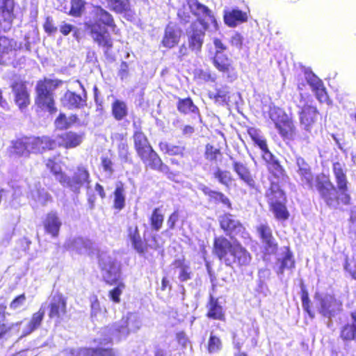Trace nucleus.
<instances>
[{
	"label": "nucleus",
	"instance_id": "nucleus-1",
	"mask_svg": "<svg viewBox=\"0 0 356 356\" xmlns=\"http://www.w3.org/2000/svg\"><path fill=\"white\" fill-rule=\"evenodd\" d=\"M332 170L336 186L328 175L323 173L314 175L313 172L309 175L300 178L302 186L311 191L316 190L320 199L330 209H337L339 205H350L352 197L349 193V181L345 164L339 161L334 162Z\"/></svg>",
	"mask_w": 356,
	"mask_h": 356
},
{
	"label": "nucleus",
	"instance_id": "nucleus-2",
	"mask_svg": "<svg viewBox=\"0 0 356 356\" xmlns=\"http://www.w3.org/2000/svg\"><path fill=\"white\" fill-rule=\"evenodd\" d=\"M212 254L225 266L243 270L250 266L252 257L239 241H230L225 236L213 238Z\"/></svg>",
	"mask_w": 356,
	"mask_h": 356
},
{
	"label": "nucleus",
	"instance_id": "nucleus-3",
	"mask_svg": "<svg viewBox=\"0 0 356 356\" xmlns=\"http://www.w3.org/2000/svg\"><path fill=\"white\" fill-rule=\"evenodd\" d=\"M92 14L95 22H86L85 29L98 47L108 51L113 48V41L106 27L110 28L115 34H120L114 18L100 6H95Z\"/></svg>",
	"mask_w": 356,
	"mask_h": 356
},
{
	"label": "nucleus",
	"instance_id": "nucleus-4",
	"mask_svg": "<svg viewBox=\"0 0 356 356\" xmlns=\"http://www.w3.org/2000/svg\"><path fill=\"white\" fill-rule=\"evenodd\" d=\"M54 145L49 136H22L10 141L8 153L10 156L29 157L31 154H42L49 152Z\"/></svg>",
	"mask_w": 356,
	"mask_h": 356
},
{
	"label": "nucleus",
	"instance_id": "nucleus-5",
	"mask_svg": "<svg viewBox=\"0 0 356 356\" xmlns=\"http://www.w3.org/2000/svg\"><path fill=\"white\" fill-rule=\"evenodd\" d=\"M60 82L47 78L38 81L35 86V105L41 111L48 112L51 115L57 112L54 90Z\"/></svg>",
	"mask_w": 356,
	"mask_h": 356
},
{
	"label": "nucleus",
	"instance_id": "nucleus-6",
	"mask_svg": "<svg viewBox=\"0 0 356 356\" xmlns=\"http://www.w3.org/2000/svg\"><path fill=\"white\" fill-rule=\"evenodd\" d=\"M269 211L279 222H285L290 218V212L287 208V198L285 193L278 184L271 182L266 192Z\"/></svg>",
	"mask_w": 356,
	"mask_h": 356
},
{
	"label": "nucleus",
	"instance_id": "nucleus-7",
	"mask_svg": "<svg viewBox=\"0 0 356 356\" xmlns=\"http://www.w3.org/2000/svg\"><path fill=\"white\" fill-rule=\"evenodd\" d=\"M270 120L280 137L284 141H292L297 136V129L294 121L284 111L274 108L269 113Z\"/></svg>",
	"mask_w": 356,
	"mask_h": 356
},
{
	"label": "nucleus",
	"instance_id": "nucleus-8",
	"mask_svg": "<svg viewBox=\"0 0 356 356\" xmlns=\"http://www.w3.org/2000/svg\"><path fill=\"white\" fill-rule=\"evenodd\" d=\"M136 154L147 168L162 172L170 179H173L177 175L168 165L163 163L152 145Z\"/></svg>",
	"mask_w": 356,
	"mask_h": 356
},
{
	"label": "nucleus",
	"instance_id": "nucleus-9",
	"mask_svg": "<svg viewBox=\"0 0 356 356\" xmlns=\"http://www.w3.org/2000/svg\"><path fill=\"white\" fill-rule=\"evenodd\" d=\"M140 328L138 320L131 314L122 316V318L112 324L110 332L120 341L127 338L131 332H136Z\"/></svg>",
	"mask_w": 356,
	"mask_h": 356
},
{
	"label": "nucleus",
	"instance_id": "nucleus-10",
	"mask_svg": "<svg viewBox=\"0 0 356 356\" xmlns=\"http://www.w3.org/2000/svg\"><path fill=\"white\" fill-rule=\"evenodd\" d=\"M220 228L228 236H239L242 238L249 236L245 227L230 213H225L219 217Z\"/></svg>",
	"mask_w": 356,
	"mask_h": 356
},
{
	"label": "nucleus",
	"instance_id": "nucleus-11",
	"mask_svg": "<svg viewBox=\"0 0 356 356\" xmlns=\"http://www.w3.org/2000/svg\"><path fill=\"white\" fill-rule=\"evenodd\" d=\"M256 233L262 244L264 253L268 255L275 254L279 249L278 243L273 236L270 226L267 223H261L255 227Z\"/></svg>",
	"mask_w": 356,
	"mask_h": 356
},
{
	"label": "nucleus",
	"instance_id": "nucleus-12",
	"mask_svg": "<svg viewBox=\"0 0 356 356\" xmlns=\"http://www.w3.org/2000/svg\"><path fill=\"white\" fill-rule=\"evenodd\" d=\"M209 28V23L204 19H199L191 25V31L188 33L189 49L196 53L202 49L205 36V32Z\"/></svg>",
	"mask_w": 356,
	"mask_h": 356
},
{
	"label": "nucleus",
	"instance_id": "nucleus-13",
	"mask_svg": "<svg viewBox=\"0 0 356 356\" xmlns=\"http://www.w3.org/2000/svg\"><path fill=\"white\" fill-rule=\"evenodd\" d=\"M94 343H97V347H82L79 348L74 356H117L115 350L110 347H105L103 345H112L113 339L111 337L106 339H94Z\"/></svg>",
	"mask_w": 356,
	"mask_h": 356
},
{
	"label": "nucleus",
	"instance_id": "nucleus-14",
	"mask_svg": "<svg viewBox=\"0 0 356 356\" xmlns=\"http://www.w3.org/2000/svg\"><path fill=\"white\" fill-rule=\"evenodd\" d=\"M90 182V172L87 168L83 165L76 167L71 178L65 175L64 179L60 180L62 186L68 187L74 193H79L81 188L85 184H89Z\"/></svg>",
	"mask_w": 356,
	"mask_h": 356
},
{
	"label": "nucleus",
	"instance_id": "nucleus-15",
	"mask_svg": "<svg viewBox=\"0 0 356 356\" xmlns=\"http://www.w3.org/2000/svg\"><path fill=\"white\" fill-rule=\"evenodd\" d=\"M84 138L85 134L83 132L66 131L58 134L56 138H51L55 145L50 151L54 150L56 147H63L66 149L76 148L82 144Z\"/></svg>",
	"mask_w": 356,
	"mask_h": 356
},
{
	"label": "nucleus",
	"instance_id": "nucleus-16",
	"mask_svg": "<svg viewBox=\"0 0 356 356\" xmlns=\"http://www.w3.org/2000/svg\"><path fill=\"white\" fill-rule=\"evenodd\" d=\"M318 302V309L324 317L331 318L343 310V303L333 295L326 294L316 297Z\"/></svg>",
	"mask_w": 356,
	"mask_h": 356
},
{
	"label": "nucleus",
	"instance_id": "nucleus-17",
	"mask_svg": "<svg viewBox=\"0 0 356 356\" xmlns=\"http://www.w3.org/2000/svg\"><path fill=\"white\" fill-rule=\"evenodd\" d=\"M48 309L49 319L60 321L67 314V298L62 293H56L51 296Z\"/></svg>",
	"mask_w": 356,
	"mask_h": 356
},
{
	"label": "nucleus",
	"instance_id": "nucleus-18",
	"mask_svg": "<svg viewBox=\"0 0 356 356\" xmlns=\"http://www.w3.org/2000/svg\"><path fill=\"white\" fill-rule=\"evenodd\" d=\"M99 265L102 271L104 272V281L108 285H115L118 282H121L120 268L115 260L111 257L107 259L101 258L99 259Z\"/></svg>",
	"mask_w": 356,
	"mask_h": 356
},
{
	"label": "nucleus",
	"instance_id": "nucleus-19",
	"mask_svg": "<svg viewBox=\"0 0 356 356\" xmlns=\"http://www.w3.org/2000/svg\"><path fill=\"white\" fill-rule=\"evenodd\" d=\"M212 62L215 67L229 81L236 79L237 72L232 60L227 54L215 53Z\"/></svg>",
	"mask_w": 356,
	"mask_h": 356
},
{
	"label": "nucleus",
	"instance_id": "nucleus-20",
	"mask_svg": "<svg viewBox=\"0 0 356 356\" xmlns=\"http://www.w3.org/2000/svg\"><path fill=\"white\" fill-rule=\"evenodd\" d=\"M300 123L307 131H310L316 124L320 113L315 106L305 104L298 112Z\"/></svg>",
	"mask_w": 356,
	"mask_h": 356
},
{
	"label": "nucleus",
	"instance_id": "nucleus-21",
	"mask_svg": "<svg viewBox=\"0 0 356 356\" xmlns=\"http://www.w3.org/2000/svg\"><path fill=\"white\" fill-rule=\"evenodd\" d=\"M232 169L238 179L250 190L258 191V184L250 169L246 164L238 161H234L232 162Z\"/></svg>",
	"mask_w": 356,
	"mask_h": 356
},
{
	"label": "nucleus",
	"instance_id": "nucleus-22",
	"mask_svg": "<svg viewBox=\"0 0 356 356\" xmlns=\"http://www.w3.org/2000/svg\"><path fill=\"white\" fill-rule=\"evenodd\" d=\"M14 93L15 104L22 110L26 108L31 103L30 95L26 82L22 80L15 81L11 85Z\"/></svg>",
	"mask_w": 356,
	"mask_h": 356
},
{
	"label": "nucleus",
	"instance_id": "nucleus-23",
	"mask_svg": "<svg viewBox=\"0 0 356 356\" xmlns=\"http://www.w3.org/2000/svg\"><path fill=\"white\" fill-rule=\"evenodd\" d=\"M206 316L211 320L225 322L226 314L223 307L220 304L218 298L213 295H209L207 303Z\"/></svg>",
	"mask_w": 356,
	"mask_h": 356
},
{
	"label": "nucleus",
	"instance_id": "nucleus-24",
	"mask_svg": "<svg viewBox=\"0 0 356 356\" xmlns=\"http://www.w3.org/2000/svg\"><path fill=\"white\" fill-rule=\"evenodd\" d=\"M62 225V221L56 211L47 213L42 221L44 232L52 238H57L59 236Z\"/></svg>",
	"mask_w": 356,
	"mask_h": 356
},
{
	"label": "nucleus",
	"instance_id": "nucleus-25",
	"mask_svg": "<svg viewBox=\"0 0 356 356\" xmlns=\"http://www.w3.org/2000/svg\"><path fill=\"white\" fill-rule=\"evenodd\" d=\"M177 109L182 115H191L193 118H197L200 122H202V116L199 108L196 106L192 98L190 97L185 98H178L177 102Z\"/></svg>",
	"mask_w": 356,
	"mask_h": 356
},
{
	"label": "nucleus",
	"instance_id": "nucleus-26",
	"mask_svg": "<svg viewBox=\"0 0 356 356\" xmlns=\"http://www.w3.org/2000/svg\"><path fill=\"white\" fill-rule=\"evenodd\" d=\"M200 190L208 197L209 202L215 204H221L229 210L233 209L231 200L222 192L212 190L207 186H203Z\"/></svg>",
	"mask_w": 356,
	"mask_h": 356
},
{
	"label": "nucleus",
	"instance_id": "nucleus-27",
	"mask_svg": "<svg viewBox=\"0 0 356 356\" xmlns=\"http://www.w3.org/2000/svg\"><path fill=\"white\" fill-rule=\"evenodd\" d=\"M224 22L229 27L234 28L240 24L246 22L248 19V13L238 8L226 10L223 13Z\"/></svg>",
	"mask_w": 356,
	"mask_h": 356
},
{
	"label": "nucleus",
	"instance_id": "nucleus-28",
	"mask_svg": "<svg viewBox=\"0 0 356 356\" xmlns=\"http://www.w3.org/2000/svg\"><path fill=\"white\" fill-rule=\"evenodd\" d=\"M127 237L131 242L132 247L138 253L143 254L147 251L149 245L142 240L137 225L127 227Z\"/></svg>",
	"mask_w": 356,
	"mask_h": 356
},
{
	"label": "nucleus",
	"instance_id": "nucleus-29",
	"mask_svg": "<svg viewBox=\"0 0 356 356\" xmlns=\"http://www.w3.org/2000/svg\"><path fill=\"white\" fill-rule=\"evenodd\" d=\"M351 321L340 328L339 337L346 343L350 341L356 343V310L350 313Z\"/></svg>",
	"mask_w": 356,
	"mask_h": 356
},
{
	"label": "nucleus",
	"instance_id": "nucleus-30",
	"mask_svg": "<svg viewBox=\"0 0 356 356\" xmlns=\"http://www.w3.org/2000/svg\"><path fill=\"white\" fill-rule=\"evenodd\" d=\"M19 49L17 42L13 38L0 36V64L4 63V58Z\"/></svg>",
	"mask_w": 356,
	"mask_h": 356
},
{
	"label": "nucleus",
	"instance_id": "nucleus-31",
	"mask_svg": "<svg viewBox=\"0 0 356 356\" xmlns=\"http://www.w3.org/2000/svg\"><path fill=\"white\" fill-rule=\"evenodd\" d=\"M307 83L319 102H328L329 97L326 88L321 79L317 77H312L307 80Z\"/></svg>",
	"mask_w": 356,
	"mask_h": 356
},
{
	"label": "nucleus",
	"instance_id": "nucleus-32",
	"mask_svg": "<svg viewBox=\"0 0 356 356\" xmlns=\"http://www.w3.org/2000/svg\"><path fill=\"white\" fill-rule=\"evenodd\" d=\"M269 158L266 160L268 172L276 179H281L287 177L286 171L280 164L279 160L270 152L267 153Z\"/></svg>",
	"mask_w": 356,
	"mask_h": 356
},
{
	"label": "nucleus",
	"instance_id": "nucleus-33",
	"mask_svg": "<svg viewBox=\"0 0 356 356\" xmlns=\"http://www.w3.org/2000/svg\"><path fill=\"white\" fill-rule=\"evenodd\" d=\"M189 6L192 9V13L197 17L195 22L199 19L208 18L211 22L215 21L211 10L205 5L201 3L197 0H188Z\"/></svg>",
	"mask_w": 356,
	"mask_h": 356
},
{
	"label": "nucleus",
	"instance_id": "nucleus-34",
	"mask_svg": "<svg viewBox=\"0 0 356 356\" xmlns=\"http://www.w3.org/2000/svg\"><path fill=\"white\" fill-rule=\"evenodd\" d=\"M126 205L125 186L122 181H118L113 191V208L118 211L122 210Z\"/></svg>",
	"mask_w": 356,
	"mask_h": 356
},
{
	"label": "nucleus",
	"instance_id": "nucleus-35",
	"mask_svg": "<svg viewBox=\"0 0 356 356\" xmlns=\"http://www.w3.org/2000/svg\"><path fill=\"white\" fill-rule=\"evenodd\" d=\"M280 266L277 273L282 275L286 269H293L296 266V261L293 258V254L289 246L284 247V255L282 258L277 259Z\"/></svg>",
	"mask_w": 356,
	"mask_h": 356
},
{
	"label": "nucleus",
	"instance_id": "nucleus-36",
	"mask_svg": "<svg viewBox=\"0 0 356 356\" xmlns=\"http://www.w3.org/2000/svg\"><path fill=\"white\" fill-rule=\"evenodd\" d=\"M179 40V31L172 26H167L161 40L162 45L165 48L171 49L178 44Z\"/></svg>",
	"mask_w": 356,
	"mask_h": 356
},
{
	"label": "nucleus",
	"instance_id": "nucleus-37",
	"mask_svg": "<svg viewBox=\"0 0 356 356\" xmlns=\"http://www.w3.org/2000/svg\"><path fill=\"white\" fill-rule=\"evenodd\" d=\"M247 133L254 142V144L259 147L264 154L270 153L266 139L261 135V131L255 127H249Z\"/></svg>",
	"mask_w": 356,
	"mask_h": 356
},
{
	"label": "nucleus",
	"instance_id": "nucleus-38",
	"mask_svg": "<svg viewBox=\"0 0 356 356\" xmlns=\"http://www.w3.org/2000/svg\"><path fill=\"white\" fill-rule=\"evenodd\" d=\"M172 265L177 269H179L178 278L180 282H184L192 278L193 273L191 270L189 265L186 263L185 258L175 259Z\"/></svg>",
	"mask_w": 356,
	"mask_h": 356
},
{
	"label": "nucleus",
	"instance_id": "nucleus-39",
	"mask_svg": "<svg viewBox=\"0 0 356 356\" xmlns=\"http://www.w3.org/2000/svg\"><path fill=\"white\" fill-rule=\"evenodd\" d=\"M6 309L5 304H0V340L9 337L14 326L13 323L9 324L6 322Z\"/></svg>",
	"mask_w": 356,
	"mask_h": 356
},
{
	"label": "nucleus",
	"instance_id": "nucleus-40",
	"mask_svg": "<svg viewBox=\"0 0 356 356\" xmlns=\"http://www.w3.org/2000/svg\"><path fill=\"white\" fill-rule=\"evenodd\" d=\"M132 140L136 153L152 146L147 136L140 129H138L134 131Z\"/></svg>",
	"mask_w": 356,
	"mask_h": 356
},
{
	"label": "nucleus",
	"instance_id": "nucleus-41",
	"mask_svg": "<svg viewBox=\"0 0 356 356\" xmlns=\"http://www.w3.org/2000/svg\"><path fill=\"white\" fill-rule=\"evenodd\" d=\"M159 147L163 154L169 156L184 157L185 155L186 148L182 145H172L166 141H160Z\"/></svg>",
	"mask_w": 356,
	"mask_h": 356
},
{
	"label": "nucleus",
	"instance_id": "nucleus-42",
	"mask_svg": "<svg viewBox=\"0 0 356 356\" xmlns=\"http://www.w3.org/2000/svg\"><path fill=\"white\" fill-rule=\"evenodd\" d=\"M45 166L60 184V180L64 179L66 173L63 170L60 163L56 161V156L48 158L45 162Z\"/></svg>",
	"mask_w": 356,
	"mask_h": 356
},
{
	"label": "nucleus",
	"instance_id": "nucleus-43",
	"mask_svg": "<svg viewBox=\"0 0 356 356\" xmlns=\"http://www.w3.org/2000/svg\"><path fill=\"white\" fill-rule=\"evenodd\" d=\"M208 97L213 102L218 105L227 104L230 100L229 92L227 88L224 86L220 88H216V92H209Z\"/></svg>",
	"mask_w": 356,
	"mask_h": 356
},
{
	"label": "nucleus",
	"instance_id": "nucleus-44",
	"mask_svg": "<svg viewBox=\"0 0 356 356\" xmlns=\"http://www.w3.org/2000/svg\"><path fill=\"white\" fill-rule=\"evenodd\" d=\"M110 9L118 14H131V6L129 0H107Z\"/></svg>",
	"mask_w": 356,
	"mask_h": 356
},
{
	"label": "nucleus",
	"instance_id": "nucleus-45",
	"mask_svg": "<svg viewBox=\"0 0 356 356\" xmlns=\"http://www.w3.org/2000/svg\"><path fill=\"white\" fill-rule=\"evenodd\" d=\"M15 19V9L0 8V25L3 31H9Z\"/></svg>",
	"mask_w": 356,
	"mask_h": 356
},
{
	"label": "nucleus",
	"instance_id": "nucleus-46",
	"mask_svg": "<svg viewBox=\"0 0 356 356\" xmlns=\"http://www.w3.org/2000/svg\"><path fill=\"white\" fill-rule=\"evenodd\" d=\"M64 97L69 108H81L86 105V99L74 92H66Z\"/></svg>",
	"mask_w": 356,
	"mask_h": 356
},
{
	"label": "nucleus",
	"instance_id": "nucleus-47",
	"mask_svg": "<svg viewBox=\"0 0 356 356\" xmlns=\"http://www.w3.org/2000/svg\"><path fill=\"white\" fill-rule=\"evenodd\" d=\"M112 115L115 120L120 121L128 115V109L124 102L115 99L111 105Z\"/></svg>",
	"mask_w": 356,
	"mask_h": 356
},
{
	"label": "nucleus",
	"instance_id": "nucleus-48",
	"mask_svg": "<svg viewBox=\"0 0 356 356\" xmlns=\"http://www.w3.org/2000/svg\"><path fill=\"white\" fill-rule=\"evenodd\" d=\"M45 315V309L40 307V309L31 315V319L27 323L29 333L38 330L42 325Z\"/></svg>",
	"mask_w": 356,
	"mask_h": 356
},
{
	"label": "nucleus",
	"instance_id": "nucleus-49",
	"mask_svg": "<svg viewBox=\"0 0 356 356\" xmlns=\"http://www.w3.org/2000/svg\"><path fill=\"white\" fill-rule=\"evenodd\" d=\"M213 176L219 184H222L225 188H229L232 182L234 180L229 170H222L218 167L214 170Z\"/></svg>",
	"mask_w": 356,
	"mask_h": 356
},
{
	"label": "nucleus",
	"instance_id": "nucleus-50",
	"mask_svg": "<svg viewBox=\"0 0 356 356\" xmlns=\"http://www.w3.org/2000/svg\"><path fill=\"white\" fill-rule=\"evenodd\" d=\"M204 157L207 161L211 162L217 163L218 161H220L222 157V149L220 147L207 143L205 145Z\"/></svg>",
	"mask_w": 356,
	"mask_h": 356
},
{
	"label": "nucleus",
	"instance_id": "nucleus-51",
	"mask_svg": "<svg viewBox=\"0 0 356 356\" xmlns=\"http://www.w3.org/2000/svg\"><path fill=\"white\" fill-rule=\"evenodd\" d=\"M149 220L153 230L159 231L162 227L164 215L159 207H156L152 210Z\"/></svg>",
	"mask_w": 356,
	"mask_h": 356
},
{
	"label": "nucleus",
	"instance_id": "nucleus-52",
	"mask_svg": "<svg viewBox=\"0 0 356 356\" xmlns=\"http://www.w3.org/2000/svg\"><path fill=\"white\" fill-rule=\"evenodd\" d=\"M70 9L68 14L72 17H81L85 10L86 1L85 0H71Z\"/></svg>",
	"mask_w": 356,
	"mask_h": 356
},
{
	"label": "nucleus",
	"instance_id": "nucleus-53",
	"mask_svg": "<svg viewBox=\"0 0 356 356\" xmlns=\"http://www.w3.org/2000/svg\"><path fill=\"white\" fill-rule=\"evenodd\" d=\"M192 9L189 6L188 0H186V3H184L182 6L177 11V17L181 24H186L191 20Z\"/></svg>",
	"mask_w": 356,
	"mask_h": 356
},
{
	"label": "nucleus",
	"instance_id": "nucleus-54",
	"mask_svg": "<svg viewBox=\"0 0 356 356\" xmlns=\"http://www.w3.org/2000/svg\"><path fill=\"white\" fill-rule=\"evenodd\" d=\"M222 348V343L220 338L213 332L211 333L207 343V350L209 353L219 352Z\"/></svg>",
	"mask_w": 356,
	"mask_h": 356
},
{
	"label": "nucleus",
	"instance_id": "nucleus-55",
	"mask_svg": "<svg viewBox=\"0 0 356 356\" xmlns=\"http://www.w3.org/2000/svg\"><path fill=\"white\" fill-rule=\"evenodd\" d=\"M300 296L303 309L309 314V316L313 317L314 314L311 309V302L309 297V293L305 285L302 282L300 284Z\"/></svg>",
	"mask_w": 356,
	"mask_h": 356
},
{
	"label": "nucleus",
	"instance_id": "nucleus-56",
	"mask_svg": "<svg viewBox=\"0 0 356 356\" xmlns=\"http://www.w3.org/2000/svg\"><path fill=\"white\" fill-rule=\"evenodd\" d=\"M296 165L298 167L297 173L300 178L305 175H309V173L312 172V169L309 163L302 157L296 159Z\"/></svg>",
	"mask_w": 356,
	"mask_h": 356
},
{
	"label": "nucleus",
	"instance_id": "nucleus-57",
	"mask_svg": "<svg viewBox=\"0 0 356 356\" xmlns=\"http://www.w3.org/2000/svg\"><path fill=\"white\" fill-rule=\"evenodd\" d=\"M194 79L199 82H214L215 78L212 76L209 70L197 69L193 73Z\"/></svg>",
	"mask_w": 356,
	"mask_h": 356
},
{
	"label": "nucleus",
	"instance_id": "nucleus-58",
	"mask_svg": "<svg viewBox=\"0 0 356 356\" xmlns=\"http://www.w3.org/2000/svg\"><path fill=\"white\" fill-rule=\"evenodd\" d=\"M116 286L109 291L108 296L110 299L115 303L120 302V296L123 289L125 288V284L123 282H118L115 284Z\"/></svg>",
	"mask_w": 356,
	"mask_h": 356
},
{
	"label": "nucleus",
	"instance_id": "nucleus-59",
	"mask_svg": "<svg viewBox=\"0 0 356 356\" xmlns=\"http://www.w3.org/2000/svg\"><path fill=\"white\" fill-rule=\"evenodd\" d=\"M55 126L60 130H67L71 127L69 119L65 113H60L54 121Z\"/></svg>",
	"mask_w": 356,
	"mask_h": 356
},
{
	"label": "nucleus",
	"instance_id": "nucleus-60",
	"mask_svg": "<svg viewBox=\"0 0 356 356\" xmlns=\"http://www.w3.org/2000/svg\"><path fill=\"white\" fill-rule=\"evenodd\" d=\"M180 211L178 209H175L172 213L169 215L167 219V225L170 230L175 228L176 223L179 220Z\"/></svg>",
	"mask_w": 356,
	"mask_h": 356
},
{
	"label": "nucleus",
	"instance_id": "nucleus-61",
	"mask_svg": "<svg viewBox=\"0 0 356 356\" xmlns=\"http://www.w3.org/2000/svg\"><path fill=\"white\" fill-rule=\"evenodd\" d=\"M26 297L24 293L17 296L10 303V308L13 310L20 308L26 302Z\"/></svg>",
	"mask_w": 356,
	"mask_h": 356
},
{
	"label": "nucleus",
	"instance_id": "nucleus-62",
	"mask_svg": "<svg viewBox=\"0 0 356 356\" xmlns=\"http://www.w3.org/2000/svg\"><path fill=\"white\" fill-rule=\"evenodd\" d=\"M79 253H82L83 251L90 254L93 252V243L89 239H80V245L79 247Z\"/></svg>",
	"mask_w": 356,
	"mask_h": 356
},
{
	"label": "nucleus",
	"instance_id": "nucleus-63",
	"mask_svg": "<svg viewBox=\"0 0 356 356\" xmlns=\"http://www.w3.org/2000/svg\"><path fill=\"white\" fill-rule=\"evenodd\" d=\"M229 43L233 47H235L239 49H241L243 44V35L238 32H235L234 34L231 37Z\"/></svg>",
	"mask_w": 356,
	"mask_h": 356
},
{
	"label": "nucleus",
	"instance_id": "nucleus-64",
	"mask_svg": "<svg viewBox=\"0 0 356 356\" xmlns=\"http://www.w3.org/2000/svg\"><path fill=\"white\" fill-rule=\"evenodd\" d=\"M101 164L104 171L107 172L110 174L113 173L114 170L113 168V163L111 159L107 156H103L101 157Z\"/></svg>",
	"mask_w": 356,
	"mask_h": 356
}]
</instances>
